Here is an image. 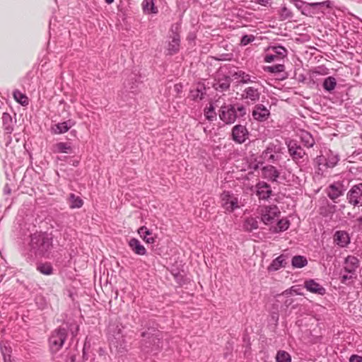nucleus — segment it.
<instances>
[{
    "instance_id": "nucleus-18",
    "label": "nucleus",
    "mask_w": 362,
    "mask_h": 362,
    "mask_svg": "<svg viewBox=\"0 0 362 362\" xmlns=\"http://www.w3.org/2000/svg\"><path fill=\"white\" fill-rule=\"evenodd\" d=\"M262 175L265 179L272 182H277L280 173L274 166L268 165L262 168Z\"/></svg>"
},
{
    "instance_id": "nucleus-35",
    "label": "nucleus",
    "mask_w": 362,
    "mask_h": 362,
    "mask_svg": "<svg viewBox=\"0 0 362 362\" xmlns=\"http://www.w3.org/2000/svg\"><path fill=\"white\" fill-rule=\"evenodd\" d=\"M37 270L45 275H51L53 273V267L49 262L38 263L37 264Z\"/></svg>"
},
{
    "instance_id": "nucleus-53",
    "label": "nucleus",
    "mask_w": 362,
    "mask_h": 362,
    "mask_svg": "<svg viewBox=\"0 0 362 362\" xmlns=\"http://www.w3.org/2000/svg\"><path fill=\"white\" fill-rule=\"evenodd\" d=\"M272 0H255V1L262 6H267L270 4Z\"/></svg>"
},
{
    "instance_id": "nucleus-45",
    "label": "nucleus",
    "mask_w": 362,
    "mask_h": 362,
    "mask_svg": "<svg viewBox=\"0 0 362 362\" xmlns=\"http://www.w3.org/2000/svg\"><path fill=\"white\" fill-rule=\"evenodd\" d=\"M340 278H341L340 281H341V284L349 285V281L351 280H353L354 279H356V274H351L346 273L344 274H341Z\"/></svg>"
},
{
    "instance_id": "nucleus-26",
    "label": "nucleus",
    "mask_w": 362,
    "mask_h": 362,
    "mask_svg": "<svg viewBox=\"0 0 362 362\" xmlns=\"http://www.w3.org/2000/svg\"><path fill=\"white\" fill-rule=\"evenodd\" d=\"M230 86V81L228 77H224L223 78L216 80L213 84L214 89L220 92H223L228 90Z\"/></svg>"
},
{
    "instance_id": "nucleus-34",
    "label": "nucleus",
    "mask_w": 362,
    "mask_h": 362,
    "mask_svg": "<svg viewBox=\"0 0 362 362\" xmlns=\"http://www.w3.org/2000/svg\"><path fill=\"white\" fill-rule=\"evenodd\" d=\"M300 139L304 146L307 148H311L315 144V140L313 136L306 131H303L301 132Z\"/></svg>"
},
{
    "instance_id": "nucleus-16",
    "label": "nucleus",
    "mask_w": 362,
    "mask_h": 362,
    "mask_svg": "<svg viewBox=\"0 0 362 362\" xmlns=\"http://www.w3.org/2000/svg\"><path fill=\"white\" fill-rule=\"evenodd\" d=\"M278 152L279 148L273 144H270L262 152L261 158L263 161L272 163L278 160Z\"/></svg>"
},
{
    "instance_id": "nucleus-60",
    "label": "nucleus",
    "mask_w": 362,
    "mask_h": 362,
    "mask_svg": "<svg viewBox=\"0 0 362 362\" xmlns=\"http://www.w3.org/2000/svg\"><path fill=\"white\" fill-rule=\"evenodd\" d=\"M361 288H362V281H361Z\"/></svg>"
},
{
    "instance_id": "nucleus-49",
    "label": "nucleus",
    "mask_w": 362,
    "mask_h": 362,
    "mask_svg": "<svg viewBox=\"0 0 362 362\" xmlns=\"http://www.w3.org/2000/svg\"><path fill=\"white\" fill-rule=\"evenodd\" d=\"M98 354H99V356L100 357V362H109L110 361V356L105 354V351L103 349H102V348L99 349Z\"/></svg>"
},
{
    "instance_id": "nucleus-1",
    "label": "nucleus",
    "mask_w": 362,
    "mask_h": 362,
    "mask_svg": "<svg viewBox=\"0 0 362 362\" xmlns=\"http://www.w3.org/2000/svg\"><path fill=\"white\" fill-rule=\"evenodd\" d=\"M52 247V238L46 233H35L30 235L25 252L30 257L45 256Z\"/></svg>"
},
{
    "instance_id": "nucleus-41",
    "label": "nucleus",
    "mask_w": 362,
    "mask_h": 362,
    "mask_svg": "<svg viewBox=\"0 0 362 362\" xmlns=\"http://www.w3.org/2000/svg\"><path fill=\"white\" fill-rule=\"evenodd\" d=\"M285 69L284 64H278L272 66H267L264 68L265 71L272 74H277L283 72Z\"/></svg>"
},
{
    "instance_id": "nucleus-28",
    "label": "nucleus",
    "mask_w": 362,
    "mask_h": 362,
    "mask_svg": "<svg viewBox=\"0 0 362 362\" xmlns=\"http://www.w3.org/2000/svg\"><path fill=\"white\" fill-rule=\"evenodd\" d=\"M53 151L54 153H71L72 147L70 143L59 142L54 146Z\"/></svg>"
},
{
    "instance_id": "nucleus-21",
    "label": "nucleus",
    "mask_w": 362,
    "mask_h": 362,
    "mask_svg": "<svg viewBox=\"0 0 362 362\" xmlns=\"http://www.w3.org/2000/svg\"><path fill=\"white\" fill-rule=\"evenodd\" d=\"M171 40L168 43V52L170 55L177 53L180 47V37L179 33H175L173 35L170 36Z\"/></svg>"
},
{
    "instance_id": "nucleus-23",
    "label": "nucleus",
    "mask_w": 362,
    "mask_h": 362,
    "mask_svg": "<svg viewBox=\"0 0 362 362\" xmlns=\"http://www.w3.org/2000/svg\"><path fill=\"white\" fill-rule=\"evenodd\" d=\"M286 257L284 255H281L276 259H274L270 265L268 267L269 272H275L279 270L281 267H285L287 262L286 261Z\"/></svg>"
},
{
    "instance_id": "nucleus-25",
    "label": "nucleus",
    "mask_w": 362,
    "mask_h": 362,
    "mask_svg": "<svg viewBox=\"0 0 362 362\" xmlns=\"http://www.w3.org/2000/svg\"><path fill=\"white\" fill-rule=\"evenodd\" d=\"M138 233L140 237L148 244H153L155 242V238L153 235L151 230L146 226H141L138 229Z\"/></svg>"
},
{
    "instance_id": "nucleus-15",
    "label": "nucleus",
    "mask_w": 362,
    "mask_h": 362,
    "mask_svg": "<svg viewBox=\"0 0 362 362\" xmlns=\"http://www.w3.org/2000/svg\"><path fill=\"white\" fill-rule=\"evenodd\" d=\"M233 77L235 79L239 80L240 83L243 84H259V81L257 80V77L251 76L249 74L242 70H238L233 74Z\"/></svg>"
},
{
    "instance_id": "nucleus-58",
    "label": "nucleus",
    "mask_w": 362,
    "mask_h": 362,
    "mask_svg": "<svg viewBox=\"0 0 362 362\" xmlns=\"http://www.w3.org/2000/svg\"><path fill=\"white\" fill-rule=\"evenodd\" d=\"M105 1L108 4H112L114 1V0H105Z\"/></svg>"
},
{
    "instance_id": "nucleus-13",
    "label": "nucleus",
    "mask_w": 362,
    "mask_h": 362,
    "mask_svg": "<svg viewBox=\"0 0 362 362\" xmlns=\"http://www.w3.org/2000/svg\"><path fill=\"white\" fill-rule=\"evenodd\" d=\"M359 265L360 261L358 257L349 255L344 259L341 272H344L351 274H356V270L359 267Z\"/></svg>"
},
{
    "instance_id": "nucleus-24",
    "label": "nucleus",
    "mask_w": 362,
    "mask_h": 362,
    "mask_svg": "<svg viewBox=\"0 0 362 362\" xmlns=\"http://www.w3.org/2000/svg\"><path fill=\"white\" fill-rule=\"evenodd\" d=\"M74 125V122L69 119L63 122L58 123L55 124L53 127V132L54 134H60L65 133L71 129Z\"/></svg>"
},
{
    "instance_id": "nucleus-22",
    "label": "nucleus",
    "mask_w": 362,
    "mask_h": 362,
    "mask_svg": "<svg viewBox=\"0 0 362 362\" xmlns=\"http://www.w3.org/2000/svg\"><path fill=\"white\" fill-rule=\"evenodd\" d=\"M129 246L132 250L136 255H144L146 253V250L140 241L136 238H131L129 241Z\"/></svg>"
},
{
    "instance_id": "nucleus-11",
    "label": "nucleus",
    "mask_w": 362,
    "mask_h": 362,
    "mask_svg": "<svg viewBox=\"0 0 362 362\" xmlns=\"http://www.w3.org/2000/svg\"><path fill=\"white\" fill-rule=\"evenodd\" d=\"M270 110L262 103H256L252 111V118L257 122L267 121L270 117Z\"/></svg>"
},
{
    "instance_id": "nucleus-36",
    "label": "nucleus",
    "mask_w": 362,
    "mask_h": 362,
    "mask_svg": "<svg viewBox=\"0 0 362 362\" xmlns=\"http://www.w3.org/2000/svg\"><path fill=\"white\" fill-rule=\"evenodd\" d=\"M2 122L5 130L8 133H11L13 130V121L10 114L4 112L2 115Z\"/></svg>"
},
{
    "instance_id": "nucleus-42",
    "label": "nucleus",
    "mask_w": 362,
    "mask_h": 362,
    "mask_svg": "<svg viewBox=\"0 0 362 362\" xmlns=\"http://www.w3.org/2000/svg\"><path fill=\"white\" fill-rule=\"evenodd\" d=\"M204 88L202 86L197 88L195 90L191 91V97L193 100H202L206 93L204 91Z\"/></svg>"
},
{
    "instance_id": "nucleus-31",
    "label": "nucleus",
    "mask_w": 362,
    "mask_h": 362,
    "mask_svg": "<svg viewBox=\"0 0 362 362\" xmlns=\"http://www.w3.org/2000/svg\"><path fill=\"white\" fill-rule=\"evenodd\" d=\"M144 12L148 14L158 13V8L155 6L154 0H144L142 3Z\"/></svg>"
},
{
    "instance_id": "nucleus-38",
    "label": "nucleus",
    "mask_w": 362,
    "mask_h": 362,
    "mask_svg": "<svg viewBox=\"0 0 362 362\" xmlns=\"http://www.w3.org/2000/svg\"><path fill=\"white\" fill-rule=\"evenodd\" d=\"M258 228V221L256 218L250 217L245 220L244 228L247 231H252Z\"/></svg>"
},
{
    "instance_id": "nucleus-32",
    "label": "nucleus",
    "mask_w": 362,
    "mask_h": 362,
    "mask_svg": "<svg viewBox=\"0 0 362 362\" xmlns=\"http://www.w3.org/2000/svg\"><path fill=\"white\" fill-rule=\"evenodd\" d=\"M336 86L337 80L334 77L328 76L326 78H325L322 83V87L326 91L331 93L332 90L335 89Z\"/></svg>"
},
{
    "instance_id": "nucleus-48",
    "label": "nucleus",
    "mask_w": 362,
    "mask_h": 362,
    "mask_svg": "<svg viewBox=\"0 0 362 362\" xmlns=\"http://www.w3.org/2000/svg\"><path fill=\"white\" fill-rule=\"evenodd\" d=\"M68 329L70 330L72 337H74L78 334L79 327L76 323H70L68 326Z\"/></svg>"
},
{
    "instance_id": "nucleus-2",
    "label": "nucleus",
    "mask_w": 362,
    "mask_h": 362,
    "mask_svg": "<svg viewBox=\"0 0 362 362\" xmlns=\"http://www.w3.org/2000/svg\"><path fill=\"white\" fill-rule=\"evenodd\" d=\"M247 115V109L243 104H225L218 111V117L225 124H232Z\"/></svg>"
},
{
    "instance_id": "nucleus-27",
    "label": "nucleus",
    "mask_w": 362,
    "mask_h": 362,
    "mask_svg": "<svg viewBox=\"0 0 362 362\" xmlns=\"http://www.w3.org/2000/svg\"><path fill=\"white\" fill-rule=\"evenodd\" d=\"M295 7L301 12L302 14L308 16L310 13V3H306L301 0H290Z\"/></svg>"
},
{
    "instance_id": "nucleus-7",
    "label": "nucleus",
    "mask_w": 362,
    "mask_h": 362,
    "mask_svg": "<svg viewBox=\"0 0 362 362\" xmlns=\"http://www.w3.org/2000/svg\"><path fill=\"white\" fill-rule=\"evenodd\" d=\"M221 204L226 211L233 212L240 208L238 195L228 191H224L221 194Z\"/></svg>"
},
{
    "instance_id": "nucleus-46",
    "label": "nucleus",
    "mask_w": 362,
    "mask_h": 362,
    "mask_svg": "<svg viewBox=\"0 0 362 362\" xmlns=\"http://www.w3.org/2000/svg\"><path fill=\"white\" fill-rule=\"evenodd\" d=\"M332 2L329 0H327L322 2H314L309 4V6H310L313 8H315L318 6H325L327 8H331L332 6Z\"/></svg>"
},
{
    "instance_id": "nucleus-3",
    "label": "nucleus",
    "mask_w": 362,
    "mask_h": 362,
    "mask_svg": "<svg viewBox=\"0 0 362 362\" xmlns=\"http://www.w3.org/2000/svg\"><path fill=\"white\" fill-rule=\"evenodd\" d=\"M141 337L143 350L146 352L157 351L160 349L162 342L158 330L148 329L142 332Z\"/></svg>"
},
{
    "instance_id": "nucleus-56",
    "label": "nucleus",
    "mask_w": 362,
    "mask_h": 362,
    "mask_svg": "<svg viewBox=\"0 0 362 362\" xmlns=\"http://www.w3.org/2000/svg\"><path fill=\"white\" fill-rule=\"evenodd\" d=\"M125 350V347L124 346H122V344L120 345V347L119 348V351L120 353H122Z\"/></svg>"
},
{
    "instance_id": "nucleus-59",
    "label": "nucleus",
    "mask_w": 362,
    "mask_h": 362,
    "mask_svg": "<svg viewBox=\"0 0 362 362\" xmlns=\"http://www.w3.org/2000/svg\"><path fill=\"white\" fill-rule=\"evenodd\" d=\"M4 279V275H1L0 276V282L3 280Z\"/></svg>"
},
{
    "instance_id": "nucleus-29",
    "label": "nucleus",
    "mask_w": 362,
    "mask_h": 362,
    "mask_svg": "<svg viewBox=\"0 0 362 362\" xmlns=\"http://www.w3.org/2000/svg\"><path fill=\"white\" fill-rule=\"evenodd\" d=\"M325 155L327 158V166H328L329 168H332L337 165L339 160V158L337 154H335L332 151L329 150L325 152Z\"/></svg>"
},
{
    "instance_id": "nucleus-57",
    "label": "nucleus",
    "mask_w": 362,
    "mask_h": 362,
    "mask_svg": "<svg viewBox=\"0 0 362 362\" xmlns=\"http://www.w3.org/2000/svg\"><path fill=\"white\" fill-rule=\"evenodd\" d=\"M356 221L359 223L362 224V216L358 217Z\"/></svg>"
},
{
    "instance_id": "nucleus-37",
    "label": "nucleus",
    "mask_w": 362,
    "mask_h": 362,
    "mask_svg": "<svg viewBox=\"0 0 362 362\" xmlns=\"http://www.w3.org/2000/svg\"><path fill=\"white\" fill-rule=\"evenodd\" d=\"M13 95L14 99L22 105L26 106L28 105V97L20 90H15L13 93Z\"/></svg>"
},
{
    "instance_id": "nucleus-8",
    "label": "nucleus",
    "mask_w": 362,
    "mask_h": 362,
    "mask_svg": "<svg viewBox=\"0 0 362 362\" xmlns=\"http://www.w3.org/2000/svg\"><path fill=\"white\" fill-rule=\"evenodd\" d=\"M280 214L276 206H267L261 209V219L266 225L272 224L279 219Z\"/></svg>"
},
{
    "instance_id": "nucleus-19",
    "label": "nucleus",
    "mask_w": 362,
    "mask_h": 362,
    "mask_svg": "<svg viewBox=\"0 0 362 362\" xmlns=\"http://www.w3.org/2000/svg\"><path fill=\"white\" fill-rule=\"evenodd\" d=\"M304 284L305 288L311 293L322 296L326 292L325 288L313 279L305 281Z\"/></svg>"
},
{
    "instance_id": "nucleus-43",
    "label": "nucleus",
    "mask_w": 362,
    "mask_h": 362,
    "mask_svg": "<svg viewBox=\"0 0 362 362\" xmlns=\"http://www.w3.org/2000/svg\"><path fill=\"white\" fill-rule=\"evenodd\" d=\"M281 20H287L293 18L292 11L285 6H283L279 10Z\"/></svg>"
},
{
    "instance_id": "nucleus-55",
    "label": "nucleus",
    "mask_w": 362,
    "mask_h": 362,
    "mask_svg": "<svg viewBox=\"0 0 362 362\" xmlns=\"http://www.w3.org/2000/svg\"><path fill=\"white\" fill-rule=\"evenodd\" d=\"M110 341L111 346H114L115 347L118 349L117 341L116 337H114L113 339H110Z\"/></svg>"
},
{
    "instance_id": "nucleus-9",
    "label": "nucleus",
    "mask_w": 362,
    "mask_h": 362,
    "mask_svg": "<svg viewBox=\"0 0 362 362\" xmlns=\"http://www.w3.org/2000/svg\"><path fill=\"white\" fill-rule=\"evenodd\" d=\"M264 56V62L271 63L285 58L288 54L287 49L281 45L271 46Z\"/></svg>"
},
{
    "instance_id": "nucleus-40",
    "label": "nucleus",
    "mask_w": 362,
    "mask_h": 362,
    "mask_svg": "<svg viewBox=\"0 0 362 362\" xmlns=\"http://www.w3.org/2000/svg\"><path fill=\"white\" fill-rule=\"evenodd\" d=\"M204 116L209 121H214L216 119V113L214 106L211 104L209 107H206L204 110Z\"/></svg>"
},
{
    "instance_id": "nucleus-54",
    "label": "nucleus",
    "mask_w": 362,
    "mask_h": 362,
    "mask_svg": "<svg viewBox=\"0 0 362 362\" xmlns=\"http://www.w3.org/2000/svg\"><path fill=\"white\" fill-rule=\"evenodd\" d=\"M327 167H323L322 165H317L316 172L319 174L322 175L325 173V171L327 169Z\"/></svg>"
},
{
    "instance_id": "nucleus-20",
    "label": "nucleus",
    "mask_w": 362,
    "mask_h": 362,
    "mask_svg": "<svg viewBox=\"0 0 362 362\" xmlns=\"http://www.w3.org/2000/svg\"><path fill=\"white\" fill-rule=\"evenodd\" d=\"M334 242L341 247L347 246L350 243L349 235L346 231L337 230L334 235Z\"/></svg>"
},
{
    "instance_id": "nucleus-50",
    "label": "nucleus",
    "mask_w": 362,
    "mask_h": 362,
    "mask_svg": "<svg viewBox=\"0 0 362 362\" xmlns=\"http://www.w3.org/2000/svg\"><path fill=\"white\" fill-rule=\"evenodd\" d=\"M326 158H326L325 155L319 156L316 158L315 163L317 165H322L323 167H327V165H326L327 159ZM327 168H329V167L327 166Z\"/></svg>"
},
{
    "instance_id": "nucleus-30",
    "label": "nucleus",
    "mask_w": 362,
    "mask_h": 362,
    "mask_svg": "<svg viewBox=\"0 0 362 362\" xmlns=\"http://www.w3.org/2000/svg\"><path fill=\"white\" fill-rule=\"evenodd\" d=\"M68 202L71 209H78L83 204V199L73 193L69 194Z\"/></svg>"
},
{
    "instance_id": "nucleus-14",
    "label": "nucleus",
    "mask_w": 362,
    "mask_h": 362,
    "mask_svg": "<svg viewBox=\"0 0 362 362\" xmlns=\"http://www.w3.org/2000/svg\"><path fill=\"white\" fill-rule=\"evenodd\" d=\"M256 194L259 199L267 200L272 194L271 186L265 182L260 181L255 185Z\"/></svg>"
},
{
    "instance_id": "nucleus-39",
    "label": "nucleus",
    "mask_w": 362,
    "mask_h": 362,
    "mask_svg": "<svg viewBox=\"0 0 362 362\" xmlns=\"http://www.w3.org/2000/svg\"><path fill=\"white\" fill-rule=\"evenodd\" d=\"M276 362H291V355L286 351L279 350L276 355Z\"/></svg>"
},
{
    "instance_id": "nucleus-4",
    "label": "nucleus",
    "mask_w": 362,
    "mask_h": 362,
    "mask_svg": "<svg viewBox=\"0 0 362 362\" xmlns=\"http://www.w3.org/2000/svg\"><path fill=\"white\" fill-rule=\"evenodd\" d=\"M67 338L66 328L59 327L54 330L49 338V346L52 353L58 352L63 346Z\"/></svg>"
},
{
    "instance_id": "nucleus-47",
    "label": "nucleus",
    "mask_w": 362,
    "mask_h": 362,
    "mask_svg": "<svg viewBox=\"0 0 362 362\" xmlns=\"http://www.w3.org/2000/svg\"><path fill=\"white\" fill-rule=\"evenodd\" d=\"M255 40V37L252 35H243L240 40V44L243 46L248 45L249 43L253 42Z\"/></svg>"
},
{
    "instance_id": "nucleus-12",
    "label": "nucleus",
    "mask_w": 362,
    "mask_h": 362,
    "mask_svg": "<svg viewBox=\"0 0 362 362\" xmlns=\"http://www.w3.org/2000/svg\"><path fill=\"white\" fill-rule=\"evenodd\" d=\"M232 139L237 144L244 143L248 139L249 132L245 126L236 124L232 129Z\"/></svg>"
},
{
    "instance_id": "nucleus-17",
    "label": "nucleus",
    "mask_w": 362,
    "mask_h": 362,
    "mask_svg": "<svg viewBox=\"0 0 362 362\" xmlns=\"http://www.w3.org/2000/svg\"><path fill=\"white\" fill-rule=\"evenodd\" d=\"M343 185L339 182H334L330 185L327 189V196L334 201L343 194Z\"/></svg>"
},
{
    "instance_id": "nucleus-33",
    "label": "nucleus",
    "mask_w": 362,
    "mask_h": 362,
    "mask_svg": "<svg viewBox=\"0 0 362 362\" xmlns=\"http://www.w3.org/2000/svg\"><path fill=\"white\" fill-rule=\"evenodd\" d=\"M308 264L306 257L301 255L294 256L291 259V265L293 268H303Z\"/></svg>"
},
{
    "instance_id": "nucleus-52",
    "label": "nucleus",
    "mask_w": 362,
    "mask_h": 362,
    "mask_svg": "<svg viewBox=\"0 0 362 362\" xmlns=\"http://www.w3.org/2000/svg\"><path fill=\"white\" fill-rule=\"evenodd\" d=\"M180 25L178 23H175V24H173L171 26V32H172V35H173L175 34V33H178L179 32V30H180Z\"/></svg>"
},
{
    "instance_id": "nucleus-6",
    "label": "nucleus",
    "mask_w": 362,
    "mask_h": 362,
    "mask_svg": "<svg viewBox=\"0 0 362 362\" xmlns=\"http://www.w3.org/2000/svg\"><path fill=\"white\" fill-rule=\"evenodd\" d=\"M258 86L259 84H253V86L246 87L240 94V99L247 105H255L259 102L261 96V91Z\"/></svg>"
},
{
    "instance_id": "nucleus-44",
    "label": "nucleus",
    "mask_w": 362,
    "mask_h": 362,
    "mask_svg": "<svg viewBox=\"0 0 362 362\" xmlns=\"http://www.w3.org/2000/svg\"><path fill=\"white\" fill-rule=\"evenodd\" d=\"M277 228L276 230L279 231H285L289 227V221L286 219H278L277 221Z\"/></svg>"
},
{
    "instance_id": "nucleus-5",
    "label": "nucleus",
    "mask_w": 362,
    "mask_h": 362,
    "mask_svg": "<svg viewBox=\"0 0 362 362\" xmlns=\"http://www.w3.org/2000/svg\"><path fill=\"white\" fill-rule=\"evenodd\" d=\"M288 149L290 156L296 164L300 165L308 161V154L296 141H289Z\"/></svg>"
},
{
    "instance_id": "nucleus-10",
    "label": "nucleus",
    "mask_w": 362,
    "mask_h": 362,
    "mask_svg": "<svg viewBox=\"0 0 362 362\" xmlns=\"http://www.w3.org/2000/svg\"><path fill=\"white\" fill-rule=\"evenodd\" d=\"M349 204L354 206H362V182L353 185L346 194Z\"/></svg>"
},
{
    "instance_id": "nucleus-51",
    "label": "nucleus",
    "mask_w": 362,
    "mask_h": 362,
    "mask_svg": "<svg viewBox=\"0 0 362 362\" xmlns=\"http://www.w3.org/2000/svg\"><path fill=\"white\" fill-rule=\"evenodd\" d=\"M349 362H362V356L358 355H352L349 358Z\"/></svg>"
}]
</instances>
